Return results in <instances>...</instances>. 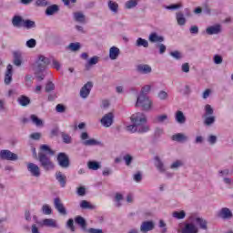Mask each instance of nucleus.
<instances>
[{
    "instance_id": "nucleus-1",
    "label": "nucleus",
    "mask_w": 233,
    "mask_h": 233,
    "mask_svg": "<svg viewBox=\"0 0 233 233\" xmlns=\"http://www.w3.org/2000/svg\"><path fill=\"white\" fill-rule=\"evenodd\" d=\"M38 161H39L42 168H44V170L46 172L54 170V168L56 167L54 165V162H52L50 157H48V156H46V154H45V153H38Z\"/></svg>"
},
{
    "instance_id": "nucleus-2",
    "label": "nucleus",
    "mask_w": 233,
    "mask_h": 233,
    "mask_svg": "<svg viewBox=\"0 0 233 233\" xmlns=\"http://www.w3.org/2000/svg\"><path fill=\"white\" fill-rule=\"evenodd\" d=\"M48 65H50V59L45 56H40L34 65V70L35 72H43Z\"/></svg>"
},
{
    "instance_id": "nucleus-3",
    "label": "nucleus",
    "mask_w": 233,
    "mask_h": 233,
    "mask_svg": "<svg viewBox=\"0 0 233 233\" xmlns=\"http://www.w3.org/2000/svg\"><path fill=\"white\" fill-rule=\"evenodd\" d=\"M135 106H142L143 110H150L152 108V100L146 95H140L137 98Z\"/></svg>"
},
{
    "instance_id": "nucleus-4",
    "label": "nucleus",
    "mask_w": 233,
    "mask_h": 233,
    "mask_svg": "<svg viewBox=\"0 0 233 233\" xmlns=\"http://www.w3.org/2000/svg\"><path fill=\"white\" fill-rule=\"evenodd\" d=\"M188 220L193 221L196 227H198V228H200V230H208V221H207V219L191 215L189 216Z\"/></svg>"
},
{
    "instance_id": "nucleus-5",
    "label": "nucleus",
    "mask_w": 233,
    "mask_h": 233,
    "mask_svg": "<svg viewBox=\"0 0 233 233\" xmlns=\"http://www.w3.org/2000/svg\"><path fill=\"white\" fill-rule=\"evenodd\" d=\"M80 140L82 141V145H84V147H96V145H99V142H97L96 138H90L86 131H83L80 134Z\"/></svg>"
},
{
    "instance_id": "nucleus-6",
    "label": "nucleus",
    "mask_w": 233,
    "mask_h": 233,
    "mask_svg": "<svg viewBox=\"0 0 233 233\" xmlns=\"http://www.w3.org/2000/svg\"><path fill=\"white\" fill-rule=\"evenodd\" d=\"M0 159L4 161H17L19 156L8 149H3L0 151Z\"/></svg>"
},
{
    "instance_id": "nucleus-7",
    "label": "nucleus",
    "mask_w": 233,
    "mask_h": 233,
    "mask_svg": "<svg viewBox=\"0 0 233 233\" xmlns=\"http://www.w3.org/2000/svg\"><path fill=\"white\" fill-rule=\"evenodd\" d=\"M56 161L61 168H68L70 167V158L66 153H58Z\"/></svg>"
},
{
    "instance_id": "nucleus-8",
    "label": "nucleus",
    "mask_w": 233,
    "mask_h": 233,
    "mask_svg": "<svg viewBox=\"0 0 233 233\" xmlns=\"http://www.w3.org/2000/svg\"><path fill=\"white\" fill-rule=\"evenodd\" d=\"M101 125L108 128L114 125V113L110 112L106 114L100 120Z\"/></svg>"
},
{
    "instance_id": "nucleus-9",
    "label": "nucleus",
    "mask_w": 233,
    "mask_h": 233,
    "mask_svg": "<svg viewBox=\"0 0 233 233\" xmlns=\"http://www.w3.org/2000/svg\"><path fill=\"white\" fill-rule=\"evenodd\" d=\"M131 121L133 124L140 127L143 123H147V116L143 113H136L131 116Z\"/></svg>"
},
{
    "instance_id": "nucleus-10",
    "label": "nucleus",
    "mask_w": 233,
    "mask_h": 233,
    "mask_svg": "<svg viewBox=\"0 0 233 233\" xmlns=\"http://www.w3.org/2000/svg\"><path fill=\"white\" fill-rule=\"evenodd\" d=\"M181 233H199V228L193 221H189L184 225Z\"/></svg>"
},
{
    "instance_id": "nucleus-11",
    "label": "nucleus",
    "mask_w": 233,
    "mask_h": 233,
    "mask_svg": "<svg viewBox=\"0 0 233 233\" xmlns=\"http://www.w3.org/2000/svg\"><path fill=\"white\" fill-rule=\"evenodd\" d=\"M40 227H47V228H59V224L57 220L54 218H46L38 223Z\"/></svg>"
},
{
    "instance_id": "nucleus-12",
    "label": "nucleus",
    "mask_w": 233,
    "mask_h": 233,
    "mask_svg": "<svg viewBox=\"0 0 233 233\" xmlns=\"http://www.w3.org/2000/svg\"><path fill=\"white\" fill-rule=\"evenodd\" d=\"M27 170L30 172L31 176L33 177H41V168H39V166L34 164V163H28L27 164Z\"/></svg>"
},
{
    "instance_id": "nucleus-13",
    "label": "nucleus",
    "mask_w": 233,
    "mask_h": 233,
    "mask_svg": "<svg viewBox=\"0 0 233 233\" xmlns=\"http://www.w3.org/2000/svg\"><path fill=\"white\" fill-rule=\"evenodd\" d=\"M154 227H156V225L154 224V221H151V220L144 221L140 225V232L148 233L151 230H154Z\"/></svg>"
},
{
    "instance_id": "nucleus-14",
    "label": "nucleus",
    "mask_w": 233,
    "mask_h": 233,
    "mask_svg": "<svg viewBox=\"0 0 233 233\" xmlns=\"http://www.w3.org/2000/svg\"><path fill=\"white\" fill-rule=\"evenodd\" d=\"M154 161H155L154 165L157 170H158L160 174H165V172H167V167L165 166V163H163V160L161 159V157L157 156L154 157Z\"/></svg>"
},
{
    "instance_id": "nucleus-15",
    "label": "nucleus",
    "mask_w": 233,
    "mask_h": 233,
    "mask_svg": "<svg viewBox=\"0 0 233 233\" xmlns=\"http://www.w3.org/2000/svg\"><path fill=\"white\" fill-rule=\"evenodd\" d=\"M92 86H94L92 82H87L81 88L80 96L83 97V99H86V97H88V96H90V90H92Z\"/></svg>"
},
{
    "instance_id": "nucleus-16",
    "label": "nucleus",
    "mask_w": 233,
    "mask_h": 233,
    "mask_svg": "<svg viewBox=\"0 0 233 233\" xmlns=\"http://www.w3.org/2000/svg\"><path fill=\"white\" fill-rule=\"evenodd\" d=\"M221 25L217 24L207 27L206 34H208V35H218V34H221Z\"/></svg>"
},
{
    "instance_id": "nucleus-17",
    "label": "nucleus",
    "mask_w": 233,
    "mask_h": 233,
    "mask_svg": "<svg viewBox=\"0 0 233 233\" xmlns=\"http://www.w3.org/2000/svg\"><path fill=\"white\" fill-rule=\"evenodd\" d=\"M55 208L61 214L62 216H66V208H65V205L61 203V198H56L54 199Z\"/></svg>"
},
{
    "instance_id": "nucleus-18",
    "label": "nucleus",
    "mask_w": 233,
    "mask_h": 233,
    "mask_svg": "<svg viewBox=\"0 0 233 233\" xmlns=\"http://www.w3.org/2000/svg\"><path fill=\"white\" fill-rule=\"evenodd\" d=\"M218 216L222 219H232L233 218L232 211L228 208H222L218 213Z\"/></svg>"
},
{
    "instance_id": "nucleus-19",
    "label": "nucleus",
    "mask_w": 233,
    "mask_h": 233,
    "mask_svg": "<svg viewBox=\"0 0 233 233\" xmlns=\"http://www.w3.org/2000/svg\"><path fill=\"white\" fill-rule=\"evenodd\" d=\"M55 177L56 181H58L59 185L62 187V188H65L66 187V176L63 174L61 171H56L55 174Z\"/></svg>"
},
{
    "instance_id": "nucleus-20",
    "label": "nucleus",
    "mask_w": 233,
    "mask_h": 233,
    "mask_svg": "<svg viewBox=\"0 0 233 233\" xmlns=\"http://www.w3.org/2000/svg\"><path fill=\"white\" fill-rule=\"evenodd\" d=\"M13 74H14L13 66L12 65L9 64L6 67V71L5 75V80H4L5 85H10V83H12Z\"/></svg>"
},
{
    "instance_id": "nucleus-21",
    "label": "nucleus",
    "mask_w": 233,
    "mask_h": 233,
    "mask_svg": "<svg viewBox=\"0 0 233 233\" xmlns=\"http://www.w3.org/2000/svg\"><path fill=\"white\" fill-rule=\"evenodd\" d=\"M120 54L121 50L117 46H113L109 48V59H111V61H116Z\"/></svg>"
},
{
    "instance_id": "nucleus-22",
    "label": "nucleus",
    "mask_w": 233,
    "mask_h": 233,
    "mask_svg": "<svg viewBox=\"0 0 233 233\" xmlns=\"http://www.w3.org/2000/svg\"><path fill=\"white\" fill-rule=\"evenodd\" d=\"M73 19L74 21H76V23H80L81 25H85V23H86V16L85 15V14H83V12H75L73 14Z\"/></svg>"
},
{
    "instance_id": "nucleus-23",
    "label": "nucleus",
    "mask_w": 233,
    "mask_h": 233,
    "mask_svg": "<svg viewBox=\"0 0 233 233\" xmlns=\"http://www.w3.org/2000/svg\"><path fill=\"white\" fill-rule=\"evenodd\" d=\"M148 41L150 43H163V41H165V37L154 32L149 35Z\"/></svg>"
},
{
    "instance_id": "nucleus-24",
    "label": "nucleus",
    "mask_w": 233,
    "mask_h": 233,
    "mask_svg": "<svg viewBox=\"0 0 233 233\" xmlns=\"http://www.w3.org/2000/svg\"><path fill=\"white\" fill-rule=\"evenodd\" d=\"M137 72L138 74H150L152 72V67L147 64H140L137 66Z\"/></svg>"
},
{
    "instance_id": "nucleus-25",
    "label": "nucleus",
    "mask_w": 233,
    "mask_h": 233,
    "mask_svg": "<svg viewBox=\"0 0 233 233\" xmlns=\"http://www.w3.org/2000/svg\"><path fill=\"white\" fill-rule=\"evenodd\" d=\"M175 121L178 123V125H185L187 123V116L183 111H177L175 114Z\"/></svg>"
},
{
    "instance_id": "nucleus-26",
    "label": "nucleus",
    "mask_w": 233,
    "mask_h": 233,
    "mask_svg": "<svg viewBox=\"0 0 233 233\" xmlns=\"http://www.w3.org/2000/svg\"><path fill=\"white\" fill-rule=\"evenodd\" d=\"M173 141H177V143H185L188 140V137L183 133H177L172 136Z\"/></svg>"
},
{
    "instance_id": "nucleus-27",
    "label": "nucleus",
    "mask_w": 233,
    "mask_h": 233,
    "mask_svg": "<svg viewBox=\"0 0 233 233\" xmlns=\"http://www.w3.org/2000/svg\"><path fill=\"white\" fill-rule=\"evenodd\" d=\"M24 23H25V19H23V17H21L20 15H15L12 19V25L16 28H21Z\"/></svg>"
},
{
    "instance_id": "nucleus-28",
    "label": "nucleus",
    "mask_w": 233,
    "mask_h": 233,
    "mask_svg": "<svg viewBox=\"0 0 233 233\" xmlns=\"http://www.w3.org/2000/svg\"><path fill=\"white\" fill-rule=\"evenodd\" d=\"M38 154H46V156H54L56 152H54V150H52V148H50L48 145H42L40 146V151L38 152Z\"/></svg>"
},
{
    "instance_id": "nucleus-29",
    "label": "nucleus",
    "mask_w": 233,
    "mask_h": 233,
    "mask_svg": "<svg viewBox=\"0 0 233 233\" xmlns=\"http://www.w3.org/2000/svg\"><path fill=\"white\" fill-rule=\"evenodd\" d=\"M59 12V5H47L46 9V15H54V14H57Z\"/></svg>"
},
{
    "instance_id": "nucleus-30",
    "label": "nucleus",
    "mask_w": 233,
    "mask_h": 233,
    "mask_svg": "<svg viewBox=\"0 0 233 233\" xmlns=\"http://www.w3.org/2000/svg\"><path fill=\"white\" fill-rule=\"evenodd\" d=\"M176 19L179 26H185V25H187V18H185V15H183L182 12L176 14Z\"/></svg>"
},
{
    "instance_id": "nucleus-31",
    "label": "nucleus",
    "mask_w": 233,
    "mask_h": 233,
    "mask_svg": "<svg viewBox=\"0 0 233 233\" xmlns=\"http://www.w3.org/2000/svg\"><path fill=\"white\" fill-rule=\"evenodd\" d=\"M30 119L33 125H35V127H39L45 126V122L43 121V119L39 118L36 115H31Z\"/></svg>"
},
{
    "instance_id": "nucleus-32",
    "label": "nucleus",
    "mask_w": 233,
    "mask_h": 233,
    "mask_svg": "<svg viewBox=\"0 0 233 233\" xmlns=\"http://www.w3.org/2000/svg\"><path fill=\"white\" fill-rule=\"evenodd\" d=\"M75 223L81 227L82 230H86V220L81 216H78L75 218Z\"/></svg>"
},
{
    "instance_id": "nucleus-33",
    "label": "nucleus",
    "mask_w": 233,
    "mask_h": 233,
    "mask_svg": "<svg viewBox=\"0 0 233 233\" xmlns=\"http://www.w3.org/2000/svg\"><path fill=\"white\" fill-rule=\"evenodd\" d=\"M107 6L109 8L110 11L113 12V14H117L118 10H119V5L112 0H109L107 2Z\"/></svg>"
},
{
    "instance_id": "nucleus-34",
    "label": "nucleus",
    "mask_w": 233,
    "mask_h": 233,
    "mask_svg": "<svg viewBox=\"0 0 233 233\" xmlns=\"http://www.w3.org/2000/svg\"><path fill=\"white\" fill-rule=\"evenodd\" d=\"M135 46L137 47L143 46L144 48H148V40L138 37L135 43Z\"/></svg>"
},
{
    "instance_id": "nucleus-35",
    "label": "nucleus",
    "mask_w": 233,
    "mask_h": 233,
    "mask_svg": "<svg viewBox=\"0 0 233 233\" xmlns=\"http://www.w3.org/2000/svg\"><path fill=\"white\" fill-rule=\"evenodd\" d=\"M214 123H216V117L214 116H204V125H206V127H211Z\"/></svg>"
},
{
    "instance_id": "nucleus-36",
    "label": "nucleus",
    "mask_w": 233,
    "mask_h": 233,
    "mask_svg": "<svg viewBox=\"0 0 233 233\" xmlns=\"http://www.w3.org/2000/svg\"><path fill=\"white\" fill-rule=\"evenodd\" d=\"M17 102L21 106H28L30 104V98H28L26 96H21L17 98Z\"/></svg>"
},
{
    "instance_id": "nucleus-37",
    "label": "nucleus",
    "mask_w": 233,
    "mask_h": 233,
    "mask_svg": "<svg viewBox=\"0 0 233 233\" xmlns=\"http://www.w3.org/2000/svg\"><path fill=\"white\" fill-rule=\"evenodd\" d=\"M87 168H89V170H99L101 164L97 161H89L87 163Z\"/></svg>"
},
{
    "instance_id": "nucleus-38",
    "label": "nucleus",
    "mask_w": 233,
    "mask_h": 233,
    "mask_svg": "<svg viewBox=\"0 0 233 233\" xmlns=\"http://www.w3.org/2000/svg\"><path fill=\"white\" fill-rule=\"evenodd\" d=\"M24 28H26L27 30H30L32 28H35L36 25L35 21H32L30 19L24 20L23 24Z\"/></svg>"
},
{
    "instance_id": "nucleus-39",
    "label": "nucleus",
    "mask_w": 233,
    "mask_h": 233,
    "mask_svg": "<svg viewBox=\"0 0 233 233\" xmlns=\"http://www.w3.org/2000/svg\"><path fill=\"white\" fill-rule=\"evenodd\" d=\"M172 216H173L176 219H185V218H187V213L185 212V210L174 211V212L172 213Z\"/></svg>"
},
{
    "instance_id": "nucleus-40",
    "label": "nucleus",
    "mask_w": 233,
    "mask_h": 233,
    "mask_svg": "<svg viewBox=\"0 0 233 233\" xmlns=\"http://www.w3.org/2000/svg\"><path fill=\"white\" fill-rule=\"evenodd\" d=\"M80 207H81V208L88 209V210H94V208H96V206L90 204L86 200H82L80 203Z\"/></svg>"
},
{
    "instance_id": "nucleus-41",
    "label": "nucleus",
    "mask_w": 233,
    "mask_h": 233,
    "mask_svg": "<svg viewBox=\"0 0 233 233\" xmlns=\"http://www.w3.org/2000/svg\"><path fill=\"white\" fill-rule=\"evenodd\" d=\"M137 3H139V0H129L126 2L125 6L127 10H130L132 8H136V6H137Z\"/></svg>"
},
{
    "instance_id": "nucleus-42",
    "label": "nucleus",
    "mask_w": 233,
    "mask_h": 233,
    "mask_svg": "<svg viewBox=\"0 0 233 233\" xmlns=\"http://www.w3.org/2000/svg\"><path fill=\"white\" fill-rule=\"evenodd\" d=\"M42 214L45 216H52V208L48 204L42 206Z\"/></svg>"
},
{
    "instance_id": "nucleus-43",
    "label": "nucleus",
    "mask_w": 233,
    "mask_h": 233,
    "mask_svg": "<svg viewBox=\"0 0 233 233\" xmlns=\"http://www.w3.org/2000/svg\"><path fill=\"white\" fill-rule=\"evenodd\" d=\"M61 137L63 139V143L66 145H70V143H72V137H70V135L66 134V132L61 133Z\"/></svg>"
},
{
    "instance_id": "nucleus-44",
    "label": "nucleus",
    "mask_w": 233,
    "mask_h": 233,
    "mask_svg": "<svg viewBox=\"0 0 233 233\" xmlns=\"http://www.w3.org/2000/svg\"><path fill=\"white\" fill-rule=\"evenodd\" d=\"M21 53L19 52H15L14 53V65H15V66H21Z\"/></svg>"
},
{
    "instance_id": "nucleus-45",
    "label": "nucleus",
    "mask_w": 233,
    "mask_h": 233,
    "mask_svg": "<svg viewBox=\"0 0 233 233\" xmlns=\"http://www.w3.org/2000/svg\"><path fill=\"white\" fill-rule=\"evenodd\" d=\"M183 160H176L170 165L171 170H179L180 167H183Z\"/></svg>"
},
{
    "instance_id": "nucleus-46",
    "label": "nucleus",
    "mask_w": 233,
    "mask_h": 233,
    "mask_svg": "<svg viewBox=\"0 0 233 233\" xmlns=\"http://www.w3.org/2000/svg\"><path fill=\"white\" fill-rule=\"evenodd\" d=\"M52 3L48 0H36L35 1V6H40V7H46L50 6Z\"/></svg>"
},
{
    "instance_id": "nucleus-47",
    "label": "nucleus",
    "mask_w": 233,
    "mask_h": 233,
    "mask_svg": "<svg viewBox=\"0 0 233 233\" xmlns=\"http://www.w3.org/2000/svg\"><path fill=\"white\" fill-rule=\"evenodd\" d=\"M167 119H168V116H167V115L157 116L154 118L153 123H165V121H167Z\"/></svg>"
},
{
    "instance_id": "nucleus-48",
    "label": "nucleus",
    "mask_w": 233,
    "mask_h": 233,
    "mask_svg": "<svg viewBox=\"0 0 233 233\" xmlns=\"http://www.w3.org/2000/svg\"><path fill=\"white\" fill-rule=\"evenodd\" d=\"M67 48L69 50H71V52H77V50H79L81 48V44H79L78 42L71 43V44H69Z\"/></svg>"
},
{
    "instance_id": "nucleus-49",
    "label": "nucleus",
    "mask_w": 233,
    "mask_h": 233,
    "mask_svg": "<svg viewBox=\"0 0 233 233\" xmlns=\"http://www.w3.org/2000/svg\"><path fill=\"white\" fill-rule=\"evenodd\" d=\"M148 130H150V127L149 126H137V132H138V134H145L147 132H148Z\"/></svg>"
},
{
    "instance_id": "nucleus-50",
    "label": "nucleus",
    "mask_w": 233,
    "mask_h": 233,
    "mask_svg": "<svg viewBox=\"0 0 233 233\" xmlns=\"http://www.w3.org/2000/svg\"><path fill=\"white\" fill-rule=\"evenodd\" d=\"M159 228H162L161 233H167L168 232V229L167 228V223H165V220L160 219L158 222Z\"/></svg>"
},
{
    "instance_id": "nucleus-51",
    "label": "nucleus",
    "mask_w": 233,
    "mask_h": 233,
    "mask_svg": "<svg viewBox=\"0 0 233 233\" xmlns=\"http://www.w3.org/2000/svg\"><path fill=\"white\" fill-rule=\"evenodd\" d=\"M35 45H37V41L34 38L27 40L25 43V46H27V48H35Z\"/></svg>"
},
{
    "instance_id": "nucleus-52",
    "label": "nucleus",
    "mask_w": 233,
    "mask_h": 233,
    "mask_svg": "<svg viewBox=\"0 0 233 233\" xmlns=\"http://www.w3.org/2000/svg\"><path fill=\"white\" fill-rule=\"evenodd\" d=\"M205 115L204 116H213L214 115V108H212V106L210 105H206L205 106Z\"/></svg>"
},
{
    "instance_id": "nucleus-53",
    "label": "nucleus",
    "mask_w": 233,
    "mask_h": 233,
    "mask_svg": "<svg viewBox=\"0 0 233 233\" xmlns=\"http://www.w3.org/2000/svg\"><path fill=\"white\" fill-rule=\"evenodd\" d=\"M66 228H69L71 232H76V227L74 226V219L69 218L66 223Z\"/></svg>"
},
{
    "instance_id": "nucleus-54",
    "label": "nucleus",
    "mask_w": 233,
    "mask_h": 233,
    "mask_svg": "<svg viewBox=\"0 0 233 233\" xmlns=\"http://www.w3.org/2000/svg\"><path fill=\"white\" fill-rule=\"evenodd\" d=\"M213 63L215 65H221L223 63V56L219 55H215L213 57Z\"/></svg>"
},
{
    "instance_id": "nucleus-55",
    "label": "nucleus",
    "mask_w": 233,
    "mask_h": 233,
    "mask_svg": "<svg viewBox=\"0 0 233 233\" xmlns=\"http://www.w3.org/2000/svg\"><path fill=\"white\" fill-rule=\"evenodd\" d=\"M127 132H131V134H134L136 132H137V125L133 124V125H129L126 127Z\"/></svg>"
},
{
    "instance_id": "nucleus-56",
    "label": "nucleus",
    "mask_w": 233,
    "mask_h": 233,
    "mask_svg": "<svg viewBox=\"0 0 233 233\" xmlns=\"http://www.w3.org/2000/svg\"><path fill=\"white\" fill-rule=\"evenodd\" d=\"M55 88H56V86L54 85V83H52V82H47V84L46 85V88H45V90H46V92H52V91H54L55 90Z\"/></svg>"
},
{
    "instance_id": "nucleus-57",
    "label": "nucleus",
    "mask_w": 233,
    "mask_h": 233,
    "mask_svg": "<svg viewBox=\"0 0 233 233\" xmlns=\"http://www.w3.org/2000/svg\"><path fill=\"white\" fill-rule=\"evenodd\" d=\"M56 110L59 114H63V113L66 112V107L65 106H63V104H58L56 106Z\"/></svg>"
},
{
    "instance_id": "nucleus-58",
    "label": "nucleus",
    "mask_w": 233,
    "mask_h": 233,
    "mask_svg": "<svg viewBox=\"0 0 233 233\" xmlns=\"http://www.w3.org/2000/svg\"><path fill=\"white\" fill-rule=\"evenodd\" d=\"M208 142L210 145H216V143H218V137L211 135L208 137Z\"/></svg>"
},
{
    "instance_id": "nucleus-59",
    "label": "nucleus",
    "mask_w": 233,
    "mask_h": 233,
    "mask_svg": "<svg viewBox=\"0 0 233 233\" xmlns=\"http://www.w3.org/2000/svg\"><path fill=\"white\" fill-rule=\"evenodd\" d=\"M171 57L174 59L179 60L181 59V53L179 51H173L170 53Z\"/></svg>"
},
{
    "instance_id": "nucleus-60",
    "label": "nucleus",
    "mask_w": 233,
    "mask_h": 233,
    "mask_svg": "<svg viewBox=\"0 0 233 233\" xmlns=\"http://www.w3.org/2000/svg\"><path fill=\"white\" fill-rule=\"evenodd\" d=\"M150 86H145L144 87H142V90L140 92V96H147V94H148V92H150Z\"/></svg>"
},
{
    "instance_id": "nucleus-61",
    "label": "nucleus",
    "mask_w": 233,
    "mask_h": 233,
    "mask_svg": "<svg viewBox=\"0 0 233 233\" xmlns=\"http://www.w3.org/2000/svg\"><path fill=\"white\" fill-rule=\"evenodd\" d=\"M97 63H99V56H93L88 61V65H90V66L97 65Z\"/></svg>"
},
{
    "instance_id": "nucleus-62",
    "label": "nucleus",
    "mask_w": 233,
    "mask_h": 233,
    "mask_svg": "<svg viewBox=\"0 0 233 233\" xmlns=\"http://www.w3.org/2000/svg\"><path fill=\"white\" fill-rule=\"evenodd\" d=\"M132 159H133V157H132V156H130V155H126V156L124 157V161H126V165H127V167H129V165L132 164Z\"/></svg>"
},
{
    "instance_id": "nucleus-63",
    "label": "nucleus",
    "mask_w": 233,
    "mask_h": 233,
    "mask_svg": "<svg viewBox=\"0 0 233 233\" xmlns=\"http://www.w3.org/2000/svg\"><path fill=\"white\" fill-rule=\"evenodd\" d=\"M30 138L34 139L35 141H39L41 139V133H33L30 135Z\"/></svg>"
},
{
    "instance_id": "nucleus-64",
    "label": "nucleus",
    "mask_w": 233,
    "mask_h": 233,
    "mask_svg": "<svg viewBox=\"0 0 233 233\" xmlns=\"http://www.w3.org/2000/svg\"><path fill=\"white\" fill-rule=\"evenodd\" d=\"M87 233H103V229L90 228L86 230Z\"/></svg>"
}]
</instances>
